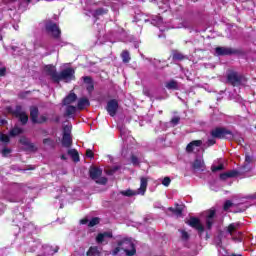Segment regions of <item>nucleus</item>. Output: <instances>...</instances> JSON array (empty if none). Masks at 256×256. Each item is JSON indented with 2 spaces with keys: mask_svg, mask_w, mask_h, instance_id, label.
<instances>
[{
  "mask_svg": "<svg viewBox=\"0 0 256 256\" xmlns=\"http://www.w3.org/2000/svg\"><path fill=\"white\" fill-rule=\"evenodd\" d=\"M186 225H189L192 229H196L199 235L205 233V226L201 223V219L197 217L191 216L190 219L186 221Z\"/></svg>",
  "mask_w": 256,
  "mask_h": 256,
  "instance_id": "obj_10",
  "label": "nucleus"
},
{
  "mask_svg": "<svg viewBox=\"0 0 256 256\" xmlns=\"http://www.w3.org/2000/svg\"><path fill=\"white\" fill-rule=\"evenodd\" d=\"M245 140L243 138L240 139V142H244Z\"/></svg>",
  "mask_w": 256,
  "mask_h": 256,
  "instance_id": "obj_56",
  "label": "nucleus"
},
{
  "mask_svg": "<svg viewBox=\"0 0 256 256\" xmlns=\"http://www.w3.org/2000/svg\"><path fill=\"white\" fill-rule=\"evenodd\" d=\"M166 89L170 91H179V82L177 80H170L165 84Z\"/></svg>",
  "mask_w": 256,
  "mask_h": 256,
  "instance_id": "obj_21",
  "label": "nucleus"
},
{
  "mask_svg": "<svg viewBox=\"0 0 256 256\" xmlns=\"http://www.w3.org/2000/svg\"><path fill=\"white\" fill-rule=\"evenodd\" d=\"M44 29L46 33L50 34L53 39H61V28L53 20L48 19L44 21Z\"/></svg>",
  "mask_w": 256,
  "mask_h": 256,
  "instance_id": "obj_3",
  "label": "nucleus"
},
{
  "mask_svg": "<svg viewBox=\"0 0 256 256\" xmlns=\"http://www.w3.org/2000/svg\"><path fill=\"white\" fill-rule=\"evenodd\" d=\"M216 213H217V212H216L215 210L210 209V210L208 211V214H207V216H206V219H210V220L215 219Z\"/></svg>",
  "mask_w": 256,
  "mask_h": 256,
  "instance_id": "obj_39",
  "label": "nucleus"
},
{
  "mask_svg": "<svg viewBox=\"0 0 256 256\" xmlns=\"http://www.w3.org/2000/svg\"><path fill=\"white\" fill-rule=\"evenodd\" d=\"M50 121H53L54 123H60L61 122V117L60 116H55V118L51 119Z\"/></svg>",
  "mask_w": 256,
  "mask_h": 256,
  "instance_id": "obj_47",
  "label": "nucleus"
},
{
  "mask_svg": "<svg viewBox=\"0 0 256 256\" xmlns=\"http://www.w3.org/2000/svg\"><path fill=\"white\" fill-rule=\"evenodd\" d=\"M83 81L87 85L86 89L88 93H93V91L95 90V84L93 83V78H91L90 76H84Z\"/></svg>",
  "mask_w": 256,
  "mask_h": 256,
  "instance_id": "obj_15",
  "label": "nucleus"
},
{
  "mask_svg": "<svg viewBox=\"0 0 256 256\" xmlns=\"http://www.w3.org/2000/svg\"><path fill=\"white\" fill-rule=\"evenodd\" d=\"M213 223H214L213 220L206 218V227H207V229H208L209 231H210V229H213Z\"/></svg>",
  "mask_w": 256,
  "mask_h": 256,
  "instance_id": "obj_44",
  "label": "nucleus"
},
{
  "mask_svg": "<svg viewBox=\"0 0 256 256\" xmlns=\"http://www.w3.org/2000/svg\"><path fill=\"white\" fill-rule=\"evenodd\" d=\"M162 185H164V187H169V185H171V178L165 177V178L162 180Z\"/></svg>",
  "mask_w": 256,
  "mask_h": 256,
  "instance_id": "obj_42",
  "label": "nucleus"
},
{
  "mask_svg": "<svg viewBox=\"0 0 256 256\" xmlns=\"http://www.w3.org/2000/svg\"><path fill=\"white\" fill-rule=\"evenodd\" d=\"M67 154L70 155L74 163H79V161L81 160L79 157V151H77V149H69L67 151Z\"/></svg>",
  "mask_w": 256,
  "mask_h": 256,
  "instance_id": "obj_25",
  "label": "nucleus"
},
{
  "mask_svg": "<svg viewBox=\"0 0 256 256\" xmlns=\"http://www.w3.org/2000/svg\"><path fill=\"white\" fill-rule=\"evenodd\" d=\"M43 144L49 145V147H53V145H55V141H53V139H51V138H44Z\"/></svg>",
  "mask_w": 256,
  "mask_h": 256,
  "instance_id": "obj_35",
  "label": "nucleus"
},
{
  "mask_svg": "<svg viewBox=\"0 0 256 256\" xmlns=\"http://www.w3.org/2000/svg\"><path fill=\"white\" fill-rule=\"evenodd\" d=\"M10 202H11V203H15V201H13V200H10Z\"/></svg>",
  "mask_w": 256,
  "mask_h": 256,
  "instance_id": "obj_57",
  "label": "nucleus"
},
{
  "mask_svg": "<svg viewBox=\"0 0 256 256\" xmlns=\"http://www.w3.org/2000/svg\"><path fill=\"white\" fill-rule=\"evenodd\" d=\"M241 227V224L239 222L236 223H230L226 228L225 231L228 233V235H231L233 237L234 233H237V230Z\"/></svg>",
  "mask_w": 256,
  "mask_h": 256,
  "instance_id": "obj_14",
  "label": "nucleus"
},
{
  "mask_svg": "<svg viewBox=\"0 0 256 256\" xmlns=\"http://www.w3.org/2000/svg\"><path fill=\"white\" fill-rule=\"evenodd\" d=\"M121 195H124V197H135V195H139L138 191H133L131 189H127L120 192Z\"/></svg>",
  "mask_w": 256,
  "mask_h": 256,
  "instance_id": "obj_28",
  "label": "nucleus"
},
{
  "mask_svg": "<svg viewBox=\"0 0 256 256\" xmlns=\"http://www.w3.org/2000/svg\"><path fill=\"white\" fill-rule=\"evenodd\" d=\"M30 119L34 125H43V123H47V116L41 115L39 118V108L37 106L30 107Z\"/></svg>",
  "mask_w": 256,
  "mask_h": 256,
  "instance_id": "obj_7",
  "label": "nucleus"
},
{
  "mask_svg": "<svg viewBox=\"0 0 256 256\" xmlns=\"http://www.w3.org/2000/svg\"><path fill=\"white\" fill-rule=\"evenodd\" d=\"M87 256H100L101 252H99V248L97 246H91L89 250L86 252Z\"/></svg>",
  "mask_w": 256,
  "mask_h": 256,
  "instance_id": "obj_26",
  "label": "nucleus"
},
{
  "mask_svg": "<svg viewBox=\"0 0 256 256\" xmlns=\"http://www.w3.org/2000/svg\"><path fill=\"white\" fill-rule=\"evenodd\" d=\"M238 175H239V172L237 170H232V171L221 173L220 179L221 181H227V179L237 177Z\"/></svg>",
  "mask_w": 256,
  "mask_h": 256,
  "instance_id": "obj_17",
  "label": "nucleus"
},
{
  "mask_svg": "<svg viewBox=\"0 0 256 256\" xmlns=\"http://www.w3.org/2000/svg\"><path fill=\"white\" fill-rule=\"evenodd\" d=\"M211 169L212 172L215 173L217 171H223L225 169V166L223 164H220L218 166H213Z\"/></svg>",
  "mask_w": 256,
  "mask_h": 256,
  "instance_id": "obj_40",
  "label": "nucleus"
},
{
  "mask_svg": "<svg viewBox=\"0 0 256 256\" xmlns=\"http://www.w3.org/2000/svg\"><path fill=\"white\" fill-rule=\"evenodd\" d=\"M10 113H11L12 115H14V117H18V116H20V115H23V113H25V112H23V106H21V105H16L15 109L12 110V111H10Z\"/></svg>",
  "mask_w": 256,
  "mask_h": 256,
  "instance_id": "obj_27",
  "label": "nucleus"
},
{
  "mask_svg": "<svg viewBox=\"0 0 256 256\" xmlns=\"http://www.w3.org/2000/svg\"><path fill=\"white\" fill-rule=\"evenodd\" d=\"M80 223H81L82 225H87V224L89 223V220L86 219V218H84V219L80 220Z\"/></svg>",
  "mask_w": 256,
  "mask_h": 256,
  "instance_id": "obj_49",
  "label": "nucleus"
},
{
  "mask_svg": "<svg viewBox=\"0 0 256 256\" xmlns=\"http://www.w3.org/2000/svg\"><path fill=\"white\" fill-rule=\"evenodd\" d=\"M241 50H237L231 47H223V46H218L215 48V55L217 57H226L229 55H240Z\"/></svg>",
  "mask_w": 256,
  "mask_h": 256,
  "instance_id": "obj_9",
  "label": "nucleus"
},
{
  "mask_svg": "<svg viewBox=\"0 0 256 256\" xmlns=\"http://www.w3.org/2000/svg\"><path fill=\"white\" fill-rule=\"evenodd\" d=\"M86 157H88L89 159H94L95 158V153H93V150L87 149L86 150Z\"/></svg>",
  "mask_w": 256,
  "mask_h": 256,
  "instance_id": "obj_43",
  "label": "nucleus"
},
{
  "mask_svg": "<svg viewBox=\"0 0 256 256\" xmlns=\"http://www.w3.org/2000/svg\"><path fill=\"white\" fill-rule=\"evenodd\" d=\"M226 83L232 87H240L243 83V75L237 71L230 70L226 76Z\"/></svg>",
  "mask_w": 256,
  "mask_h": 256,
  "instance_id": "obj_6",
  "label": "nucleus"
},
{
  "mask_svg": "<svg viewBox=\"0 0 256 256\" xmlns=\"http://www.w3.org/2000/svg\"><path fill=\"white\" fill-rule=\"evenodd\" d=\"M21 133H23V129L14 127L10 130L9 135L10 137H17V135H21Z\"/></svg>",
  "mask_w": 256,
  "mask_h": 256,
  "instance_id": "obj_30",
  "label": "nucleus"
},
{
  "mask_svg": "<svg viewBox=\"0 0 256 256\" xmlns=\"http://www.w3.org/2000/svg\"><path fill=\"white\" fill-rule=\"evenodd\" d=\"M12 153V150H11V148H4L3 150H2V156L3 157H7L9 154H11Z\"/></svg>",
  "mask_w": 256,
  "mask_h": 256,
  "instance_id": "obj_45",
  "label": "nucleus"
},
{
  "mask_svg": "<svg viewBox=\"0 0 256 256\" xmlns=\"http://www.w3.org/2000/svg\"><path fill=\"white\" fill-rule=\"evenodd\" d=\"M106 111L110 117H115L117 111H119V101L117 99H111L107 102Z\"/></svg>",
  "mask_w": 256,
  "mask_h": 256,
  "instance_id": "obj_11",
  "label": "nucleus"
},
{
  "mask_svg": "<svg viewBox=\"0 0 256 256\" xmlns=\"http://www.w3.org/2000/svg\"><path fill=\"white\" fill-rule=\"evenodd\" d=\"M17 118L19 119L20 123H22V125H27V123L29 122V116L25 112Z\"/></svg>",
  "mask_w": 256,
  "mask_h": 256,
  "instance_id": "obj_31",
  "label": "nucleus"
},
{
  "mask_svg": "<svg viewBox=\"0 0 256 256\" xmlns=\"http://www.w3.org/2000/svg\"><path fill=\"white\" fill-rule=\"evenodd\" d=\"M0 141H2V143H9V141H11V138H9V135L6 134H0Z\"/></svg>",
  "mask_w": 256,
  "mask_h": 256,
  "instance_id": "obj_37",
  "label": "nucleus"
},
{
  "mask_svg": "<svg viewBox=\"0 0 256 256\" xmlns=\"http://www.w3.org/2000/svg\"><path fill=\"white\" fill-rule=\"evenodd\" d=\"M106 239H113V232L107 231V232L98 233V235L96 236V243L98 244L105 243Z\"/></svg>",
  "mask_w": 256,
  "mask_h": 256,
  "instance_id": "obj_13",
  "label": "nucleus"
},
{
  "mask_svg": "<svg viewBox=\"0 0 256 256\" xmlns=\"http://www.w3.org/2000/svg\"><path fill=\"white\" fill-rule=\"evenodd\" d=\"M121 59L123 63H129L131 61V54L127 50H123L121 53Z\"/></svg>",
  "mask_w": 256,
  "mask_h": 256,
  "instance_id": "obj_29",
  "label": "nucleus"
},
{
  "mask_svg": "<svg viewBox=\"0 0 256 256\" xmlns=\"http://www.w3.org/2000/svg\"><path fill=\"white\" fill-rule=\"evenodd\" d=\"M117 247L112 250L111 254L113 256L118 255L121 251H124L127 256H133L137 253L135 244L130 239L124 238L117 242Z\"/></svg>",
  "mask_w": 256,
  "mask_h": 256,
  "instance_id": "obj_2",
  "label": "nucleus"
},
{
  "mask_svg": "<svg viewBox=\"0 0 256 256\" xmlns=\"http://www.w3.org/2000/svg\"><path fill=\"white\" fill-rule=\"evenodd\" d=\"M43 133H44L45 135H47V130H43Z\"/></svg>",
  "mask_w": 256,
  "mask_h": 256,
  "instance_id": "obj_55",
  "label": "nucleus"
},
{
  "mask_svg": "<svg viewBox=\"0 0 256 256\" xmlns=\"http://www.w3.org/2000/svg\"><path fill=\"white\" fill-rule=\"evenodd\" d=\"M217 143V141L214 140V138L208 139V145L213 146Z\"/></svg>",
  "mask_w": 256,
  "mask_h": 256,
  "instance_id": "obj_48",
  "label": "nucleus"
},
{
  "mask_svg": "<svg viewBox=\"0 0 256 256\" xmlns=\"http://www.w3.org/2000/svg\"><path fill=\"white\" fill-rule=\"evenodd\" d=\"M245 161H247V163H251V156H246Z\"/></svg>",
  "mask_w": 256,
  "mask_h": 256,
  "instance_id": "obj_51",
  "label": "nucleus"
},
{
  "mask_svg": "<svg viewBox=\"0 0 256 256\" xmlns=\"http://www.w3.org/2000/svg\"><path fill=\"white\" fill-rule=\"evenodd\" d=\"M130 161L132 163V165H139V158L137 156H135V154H131L130 156Z\"/></svg>",
  "mask_w": 256,
  "mask_h": 256,
  "instance_id": "obj_38",
  "label": "nucleus"
},
{
  "mask_svg": "<svg viewBox=\"0 0 256 256\" xmlns=\"http://www.w3.org/2000/svg\"><path fill=\"white\" fill-rule=\"evenodd\" d=\"M248 199H256V193H254V194L248 196Z\"/></svg>",
  "mask_w": 256,
  "mask_h": 256,
  "instance_id": "obj_52",
  "label": "nucleus"
},
{
  "mask_svg": "<svg viewBox=\"0 0 256 256\" xmlns=\"http://www.w3.org/2000/svg\"><path fill=\"white\" fill-rule=\"evenodd\" d=\"M232 256H242V255L241 254H238V255L237 254H232Z\"/></svg>",
  "mask_w": 256,
  "mask_h": 256,
  "instance_id": "obj_54",
  "label": "nucleus"
},
{
  "mask_svg": "<svg viewBox=\"0 0 256 256\" xmlns=\"http://www.w3.org/2000/svg\"><path fill=\"white\" fill-rule=\"evenodd\" d=\"M201 145H203L202 140H193L186 146V152L193 153V151H195V147H201Z\"/></svg>",
  "mask_w": 256,
  "mask_h": 256,
  "instance_id": "obj_16",
  "label": "nucleus"
},
{
  "mask_svg": "<svg viewBox=\"0 0 256 256\" xmlns=\"http://www.w3.org/2000/svg\"><path fill=\"white\" fill-rule=\"evenodd\" d=\"M60 158L62 159V161H67V156L65 154H62Z\"/></svg>",
  "mask_w": 256,
  "mask_h": 256,
  "instance_id": "obj_50",
  "label": "nucleus"
},
{
  "mask_svg": "<svg viewBox=\"0 0 256 256\" xmlns=\"http://www.w3.org/2000/svg\"><path fill=\"white\" fill-rule=\"evenodd\" d=\"M27 1H28V3H30L31 0H27Z\"/></svg>",
  "mask_w": 256,
  "mask_h": 256,
  "instance_id": "obj_58",
  "label": "nucleus"
},
{
  "mask_svg": "<svg viewBox=\"0 0 256 256\" xmlns=\"http://www.w3.org/2000/svg\"><path fill=\"white\" fill-rule=\"evenodd\" d=\"M76 111H77V108L75 106L69 105L66 108V116L71 117V115H74V113H76Z\"/></svg>",
  "mask_w": 256,
  "mask_h": 256,
  "instance_id": "obj_32",
  "label": "nucleus"
},
{
  "mask_svg": "<svg viewBox=\"0 0 256 256\" xmlns=\"http://www.w3.org/2000/svg\"><path fill=\"white\" fill-rule=\"evenodd\" d=\"M77 101V94L74 92L69 93L62 101L63 105H71Z\"/></svg>",
  "mask_w": 256,
  "mask_h": 256,
  "instance_id": "obj_20",
  "label": "nucleus"
},
{
  "mask_svg": "<svg viewBox=\"0 0 256 256\" xmlns=\"http://www.w3.org/2000/svg\"><path fill=\"white\" fill-rule=\"evenodd\" d=\"M175 206H176L175 208L169 207L168 211H170V213H172L176 217H181L183 215V208L177 203L175 204Z\"/></svg>",
  "mask_w": 256,
  "mask_h": 256,
  "instance_id": "obj_22",
  "label": "nucleus"
},
{
  "mask_svg": "<svg viewBox=\"0 0 256 256\" xmlns=\"http://www.w3.org/2000/svg\"><path fill=\"white\" fill-rule=\"evenodd\" d=\"M103 170L96 166H91L89 169V177L93 181H96L97 185H107V177H101Z\"/></svg>",
  "mask_w": 256,
  "mask_h": 256,
  "instance_id": "obj_4",
  "label": "nucleus"
},
{
  "mask_svg": "<svg viewBox=\"0 0 256 256\" xmlns=\"http://www.w3.org/2000/svg\"><path fill=\"white\" fill-rule=\"evenodd\" d=\"M232 241H239V238H237V237H232Z\"/></svg>",
  "mask_w": 256,
  "mask_h": 256,
  "instance_id": "obj_53",
  "label": "nucleus"
},
{
  "mask_svg": "<svg viewBox=\"0 0 256 256\" xmlns=\"http://www.w3.org/2000/svg\"><path fill=\"white\" fill-rule=\"evenodd\" d=\"M181 239H182V241H189V233L187 232V231H185V230H182L181 231Z\"/></svg>",
  "mask_w": 256,
  "mask_h": 256,
  "instance_id": "obj_41",
  "label": "nucleus"
},
{
  "mask_svg": "<svg viewBox=\"0 0 256 256\" xmlns=\"http://www.w3.org/2000/svg\"><path fill=\"white\" fill-rule=\"evenodd\" d=\"M100 221L99 217H94L89 221L88 227H95V225H99Z\"/></svg>",
  "mask_w": 256,
  "mask_h": 256,
  "instance_id": "obj_34",
  "label": "nucleus"
},
{
  "mask_svg": "<svg viewBox=\"0 0 256 256\" xmlns=\"http://www.w3.org/2000/svg\"><path fill=\"white\" fill-rule=\"evenodd\" d=\"M172 59L173 61H185L187 56L181 53L179 50H172Z\"/></svg>",
  "mask_w": 256,
  "mask_h": 256,
  "instance_id": "obj_23",
  "label": "nucleus"
},
{
  "mask_svg": "<svg viewBox=\"0 0 256 256\" xmlns=\"http://www.w3.org/2000/svg\"><path fill=\"white\" fill-rule=\"evenodd\" d=\"M45 72L52 79L53 83H71V81H75L77 78L75 77V69L68 67L63 69L62 71L57 72V68L55 66L49 64L44 67Z\"/></svg>",
  "mask_w": 256,
  "mask_h": 256,
  "instance_id": "obj_1",
  "label": "nucleus"
},
{
  "mask_svg": "<svg viewBox=\"0 0 256 256\" xmlns=\"http://www.w3.org/2000/svg\"><path fill=\"white\" fill-rule=\"evenodd\" d=\"M179 121H181V118H179V117H174L171 119V123L173 125H179Z\"/></svg>",
  "mask_w": 256,
  "mask_h": 256,
  "instance_id": "obj_46",
  "label": "nucleus"
},
{
  "mask_svg": "<svg viewBox=\"0 0 256 256\" xmlns=\"http://www.w3.org/2000/svg\"><path fill=\"white\" fill-rule=\"evenodd\" d=\"M107 13H109V9L97 8L96 10H94L92 15H93L94 19H99V17H103V15H107Z\"/></svg>",
  "mask_w": 256,
  "mask_h": 256,
  "instance_id": "obj_24",
  "label": "nucleus"
},
{
  "mask_svg": "<svg viewBox=\"0 0 256 256\" xmlns=\"http://www.w3.org/2000/svg\"><path fill=\"white\" fill-rule=\"evenodd\" d=\"M71 129L72 127L69 125L63 127L62 145L63 147H66V149H69L73 146V136H71Z\"/></svg>",
  "mask_w": 256,
  "mask_h": 256,
  "instance_id": "obj_8",
  "label": "nucleus"
},
{
  "mask_svg": "<svg viewBox=\"0 0 256 256\" xmlns=\"http://www.w3.org/2000/svg\"><path fill=\"white\" fill-rule=\"evenodd\" d=\"M231 207H233V202H231V200H227L223 205V210L229 211V209H231Z\"/></svg>",
  "mask_w": 256,
  "mask_h": 256,
  "instance_id": "obj_36",
  "label": "nucleus"
},
{
  "mask_svg": "<svg viewBox=\"0 0 256 256\" xmlns=\"http://www.w3.org/2000/svg\"><path fill=\"white\" fill-rule=\"evenodd\" d=\"M213 139H233V132L225 127H216L210 131Z\"/></svg>",
  "mask_w": 256,
  "mask_h": 256,
  "instance_id": "obj_5",
  "label": "nucleus"
},
{
  "mask_svg": "<svg viewBox=\"0 0 256 256\" xmlns=\"http://www.w3.org/2000/svg\"><path fill=\"white\" fill-rule=\"evenodd\" d=\"M90 105H91V102H89V98L82 97L78 100L77 109H79V111H83L85 107H90Z\"/></svg>",
  "mask_w": 256,
  "mask_h": 256,
  "instance_id": "obj_18",
  "label": "nucleus"
},
{
  "mask_svg": "<svg viewBox=\"0 0 256 256\" xmlns=\"http://www.w3.org/2000/svg\"><path fill=\"white\" fill-rule=\"evenodd\" d=\"M193 169H202L203 168V162L199 159L194 160L192 164Z\"/></svg>",
  "mask_w": 256,
  "mask_h": 256,
  "instance_id": "obj_33",
  "label": "nucleus"
},
{
  "mask_svg": "<svg viewBox=\"0 0 256 256\" xmlns=\"http://www.w3.org/2000/svg\"><path fill=\"white\" fill-rule=\"evenodd\" d=\"M149 181L145 177L140 178V188L138 189L139 195H145V192L147 191V185Z\"/></svg>",
  "mask_w": 256,
  "mask_h": 256,
  "instance_id": "obj_19",
  "label": "nucleus"
},
{
  "mask_svg": "<svg viewBox=\"0 0 256 256\" xmlns=\"http://www.w3.org/2000/svg\"><path fill=\"white\" fill-rule=\"evenodd\" d=\"M19 143H21V145H24V147H26L25 148L26 151H31L32 153H36L38 149L37 146H35V144L32 143L30 140H28V138L25 136H22L20 138Z\"/></svg>",
  "mask_w": 256,
  "mask_h": 256,
  "instance_id": "obj_12",
  "label": "nucleus"
}]
</instances>
